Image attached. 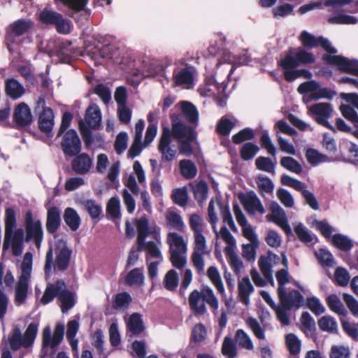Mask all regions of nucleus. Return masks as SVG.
Instances as JSON below:
<instances>
[{"instance_id":"58","label":"nucleus","mask_w":358,"mask_h":358,"mask_svg":"<svg viewBox=\"0 0 358 358\" xmlns=\"http://www.w3.org/2000/svg\"><path fill=\"white\" fill-rule=\"evenodd\" d=\"M334 245L344 251L350 250L352 247V243L350 239L347 236L341 234H335L332 237Z\"/></svg>"},{"instance_id":"18","label":"nucleus","mask_w":358,"mask_h":358,"mask_svg":"<svg viewBox=\"0 0 358 358\" xmlns=\"http://www.w3.org/2000/svg\"><path fill=\"white\" fill-rule=\"evenodd\" d=\"M195 69L194 67L187 66L185 68L175 70L173 75V83L176 86L190 89L193 85Z\"/></svg>"},{"instance_id":"37","label":"nucleus","mask_w":358,"mask_h":358,"mask_svg":"<svg viewBox=\"0 0 358 358\" xmlns=\"http://www.w3.org/2000/svg\"><path fill=\"white\" fill-rule=\"evenodd\" d=\"M125 282L129 286H142L144 283V275L143 270L136 268L130 271L125 278Z\"/></svg>"},{"instance_id":"63","label":"nucleus","mask_w":358,"mask_h":358,"mask_svg":"<svg viewBox=\"0 0 358 358\" xmlns=\"http://www.w3.org/2000/svg\"><path fill=\"white\" fill-rule=\"evenodd\" d=\"M320 328L326 331L334 332L337 329L336 320L330 316H323L318 322Z\"/></svg>"},{"instance_id":"33","label":"nucleus","mask_w":358,"mask_h":358,"mask_svg":"<svg viewBox=\"0 0 358 358\" xmlns=\"http://www.w3.org/2000/svg\"><path fill=\"white\" fill-rule=\"evenodd\" d=\"M185 119L192 124H196L198 122L199 113L196 108L190 102L180 101L178 103Z\"/></svg>"},{"instance_id":"17","label":"nucleus","mask_w":358,"mask_h":358,"mask_svg":"<svg viewBox=\"0 0 358 358\" xmlns=\"http://www.w3.org/2000/svg\"><path fill=\"white\" fill-rule=\"evenodd\" d=\"M292 50L284 59V64L286 67H297L301 64H312L315 62V57L310 52L303 49H299L294 55H292Z\"/></svg>"},{"instance_id":"22","label":"nucleus","mask_w":358,"mask_h":358,"mask_svg":"<svg viewBox=\"0 0 358 358\" xmlns=\"http://www.w3.org/2000/svg\"><path fill=\"white\" fill-rule=\"evenodd\" d=\"M171 132L169 129L165 128L163 130L159 145V150L162 155V159L164 161H171L174 159L176 150L170 146Z\"/></svg>"},{"instance_id":"59","label":"nucleus","mask_w":358,"mask_h":358,"mask_svg":"<svg viewBox=\"0 0 358 358\" xmlns=\"http://www.w3.org/2000/svg\"><path fill=\"white\" fill-rule=\"evenodd\" d=\"M59 296V290L57 289V282L55 285L48 284L45 288L44 294L41 299L43 304L45 305L53 300L56 296Z\"/></svg>"},{"instance_id":"46","label":"nucleus","mask_w":358,"mask_h":358,"mask_svg":"<svg viewBox=\"0 0 358 358\" xmlns=\"http://www.w3.org/2000/svg\"><path fill=\"white\" fill-rule=\"evenodd\" d=\"M280 165L296 174H300L303 171V167L300 163L292 157H282L280 159Z\"/></svg>"},{"instance_id":"15","label":"nucleus","mask_w":358,"mask_h":358,"mask_svg":"<svg viewBox=\"0 0 358 358\" xmlns=\"http://www.w3.org/2000/svg\"><path fill=\"white\" fill-rule=\"evenodd\" d=\"M271 213L266 215L268 220L275 222L287 234H290L292 229L288 224L287 217L285 210L280 206L275 201H272L269 205Z\"/></svg>"},{"instance_id":"45","label":"nucleus","mask_w":358,"mask_h":358,"mask_svg":"<svg viewBox=\"0 0 358 358\" xmlns=\"http://www.w3.org/2000/svg\"><path fill=\"white\" fill-rule=\"evenodd\" d=\"M180 169L181 174L187 179L194 178L197 173V169L194 164L188 159H183L180 162Z\"/></svg>"},{"instance_id":"52","label":"nucleus","mask_w":358,"mask_h":358,"mask_svg":"<svg viewBox=\"0 0 358 358\" xmlns=\"http://www.w3.org/2000/svg\"><path fill=\"white\" fill-rule=\"evenodd\" d=\"M255 165L259 170L267 173H273L275 167V163L266 157H257L255 160Z\"/></svg>"},{"instance_id":"62","label":"nucleus","mask_w":358,"mask_h":358,"mask_svg":"<svg viewBox=\"0 0 358 358\" xmlns=\"http://www.w3.org/2000/svg\"><path fill=\"white\" fill-rule=\"evenodd\" d=\"M259 150V149L257 145L252 143H247L244 144L241 148V157L245 160H250L255 157Z\"/></svg>"},{"instance_id":"16","label":"nucleus","mask_w":358,"mask_h":358,"mask_svg":"<svg viewBox=\"0 0 358 358\" xmlns=\"http://www.w3.org/2000/svg\"><path fill=\"white\" fill-rule=\"evenodd\" d=\"M280 262V257L271 252H268L267 257L262 256L258 260V264L261 272L262 273L265 279L270 282L272 285H274L272 268L274 265L278 264Z\"/></svg>"},{"instance_id":"3","label":"nucleus","mask_w":358,"mask_h":358,"mask_svg":"<svg viewBox=\"0 0 358 358\" xmlns=\"http://www.w3.org/2000/svg\"><path fill=\"white\" fill-rule=\"evenodd\" d=\"M71 251L66 245L64 238H55L54 247H51L46 253L44 270L46 274L52 268L65 271L69 264Z\"/></svg>"},{"instance_id":"25","label":"nucleus","mask_w":358,"mask_h":358,"mask_svg":"<svg viewBox=\"0 0 358 358\" xmlns=\"http://www.w3.org/2000/svg\"><path fill=\"white\" fill-rule=\"evenodd\" d=\"M14 120L22 127L27 126L32 122L33 117L29 107L24 103H20L15 109Z\"/></svg>"},{"instance_id":"27","label":"nucleus","mask_w":358,"mask_h":358,"mask_svg":"<svg viewBox=\"0 0 358 358\" xmlns=\"http://www.w3.org/2000/svg\"><path fill=\"white\" fill-rule=\"evenodd\" d=\"M189 304L191 310L199 315H204L207 308L201 292L193 290L189 296Z\"/></svg>"},{"instance_id":"7","label":"nucleus","mask_w":358,"mask_h":358,"mask_svg":"<svg viewBox=\"0 0 358 358\" xmlns=\"http://www.w3.org/2000/svg\"><path fill=\"white\" fill-rule=\"evenodd\" d=\"M37 332L38 325L35 323L29 324L24 334H22L20 329H15L9 338L11 349L15 351L21 347L29 348L31 346L36 337Z\"/></svg>"},{"instance_id":"6","label":"nucleus","mask_w":358,"mask_h":358,"mask_svg":"<svg viewBox=\"0 0 358 358\" xmlns=\"http://www.w3.org/2000/svg\"><path fill=\"white\" fill-rule=\"evenodd\" d=\"M64 334V325L58 323L56 324L53 334H51V329L45 327L42 333L43 348L41 352V358H53L57 351V346L63 340Z\"/></svg>"},{"instance_id":"61","label":"nucleus","mask_w":358,"mask_h":358,"mask_svg":"<svg viewBox=\"0 0 358 358\" xmlns=\"http://www.w3.org/2000/svg\"><path fill=\"white\" fill-rule=\"evenodd\" d=\"M203 219L198 214H193L189 217V227L193 231V234H201L203 231Z\"/></svg>"},{"instance_id":"51","label":"nucleus","mask_w":358,"mask_h":358,"mask_svg":"<svg viewBox=\"0 0 358 358\" xmlns=\"http://www.w3.org/2000/svg\"><path fill=\"white\" fill-rule=\"evenodd\" d=\"M259 243H248L242 245V256L248 262H254Z\"/></svg>"},{"instance_id":"2","label":"nucleus","mask_w":358,"mask_h":358,"mask_svg":"<svg viewBox=\"0 0 358 358\" xmlns=\"http://www.w3.org/2000/svg\"><path fill=\"white\" fill-rule=\"evenodd\" d=\"M16 228L15 213L13 208H8L5 212V230L3 251L10 247L14 256L22 255L24 249V232L21 228Z\"/></svg>"},{"instance_id":"11","label":"nucleus","mask_w":358,"mask_h":358,"mask_svg":"<svg viewBox=\"0 0 358 358\" xmlns=\"http://www.w3.org/2000/svg\"><path fill=\"white\" fill-rule=\"evenodd\" d=\"M281 182L284 185L291 187L295 190L300 192L306 203L308 204L311 208L315 210L319 209L318 202L313 193L306 189V186L303 182L285 174L281 176Z\"/></svg>"},{"instance_id":"36","label":"nucleus","mask_w":358,"mask_h":358,"mask_svg":"<svg viewBox=\"0 0 358 358\" xmlns=\"http://www.w3.org/2000/svg\"><path fill=\"white\" fill-rule=\"evenodd\" d=\"M64 220L69 228L75 231L80 225V218L77 212L72 208H67L64 210Z\"/></svg>"},{"instance_id":"41","label":"nucleus","mask_w":358,"mask_h":358,"mask_svg":"<svg viewBox=\"0 0 358 358\" xmlns=\"http://www.w3.org/2000/svg\"><path fill=\"white\" fill-rule=\"evenodd\" d=\"M79 329V323L78 321L73 320H71L67 324L66 338L73 350L77 348L78 340L76 338V334Z\"/></svg>"},{"instance_id":"30","label":"nucleus","mask_w":358,"mask_h":358,"mask_svg":"<svg viewBox=\"0 0 358 358\" xmlns=\"http://www.w3.org/2000/svg\"><path fill=\"white\" fill-rule=\"evenodd\" d=\"M61 224V211L55 206L48 209L46 219V229L50 234H54Z\"/></svg>"},{"instance_id":"23","label":"nucleus","mask_w":358,"mask_h":358,"mask_svg":"<svg viewBox=\"0 0 358 358\" xmlns=\"http://www.w3.org/2000/svg\"><path fill=\"white\" fill-rule=\"evenodd\" d=\"M71 167L73 171L79 175L87 173L92 168V159L86 153H79L74 156Z\"/></svg>"},{"instance_id":"26","label":"nucleus","mask_w":358,"mask_h":358,"mask_svg":"<svg viewBox=\"0 0 358 358\" xmlns=\"http://www.w3.org/2000/svg\"><path fill=\"white\" fill-rule=\"evenodd\" d=\"M137 228V245H139L140 248L145 244V241L149 235H152L154 238V234L157 233L156 231H152L149 227V222L147 217H141L136 221Z\"/></svg>"},{"instance_id":"9","label":"nucleus","mask_w":358,"mask_h":358,"mask_svg":"<svg viewBox=\"0 0 358 358\" xmlns=\"http://www.w3.org/2000/svg\"><path fill=\"white\" fill-rule=\"evenodd\" d=\"M297 90L300 94L308 93L310 100H319L321 99L331 100L336 94L335 91L330 88L322 87L319 83L315 80L301 83Z\"/></svg>"},{"instance_id":"8","label":"nucleus","mask_w":358,"mask_h":358,"mask_svg":"<svg viewBox=\"0 0 358 358\" xmlns=\"http://www.w3.org/2000/svg\"><path fill=\"white\" fill-rule=\"evenodd\" d=\"M333 113L334 108L332 105L327 102L314 103L308 108V114L317 124L325 127L333 132H336V128L328 121L332 116Z\"/></svg>"},{"instance_id":"1","label":"nucleus","mask_w":358,"mask_h":358,"mask_svg":"<svg viewBox=\"0 0 358 358\" xmlns=\"http://www.w3.org/2000/svg\"><path fill=\"white\" fill-rule=\"evenodd\" d=\"M300 38L303 45L307 48H315L320 45L329 53L322 57L327 63L338 66L342 71L358 76V60H350L340 55H335L337 50L331 45L328 40L323 37L317 38L307 31H303Z\"/></svg>"},{"instance_id":"24","label":"nucleus","mask_w":358,"mask_h":358,"mask_svg":"<svg viewBox=\"0 0 358 358\" xmlns=\"http://www.w3.org/2000/svg\"><path fill=\"white\" fill-rule=\"evenodd\" d=\"M172 131L173 137L178 141H194L195 138L193 129L181 122H173Z\"/></svg>"},{"instance_id":"44","label":"nucleus","mask_w":358,"mask_h":358,"mask_svg":"<svg viewBox=\"0 0 358 358\" xmlns=\"http://www.w3.org/2000/svg\"><path fill=\"white\" fill-rule=\"evenodd\" d=\"M327 304L329 308L340 315H345L347 310L338 296L331 294L327 297Z\"/></svg>"},{"instance_id":"38","label":"nucleus","mask_w":358,"mask_h":358,"mask_svg":"<svg viewBox=\"0 0 358 358\" xmlns=\"http://www.w3.org/2000/svg\"><path fill=\"white\" fill-rule=\"evenodd\" d=\"M280 66L285 69L284 76L286 80L292 82L300 76H305L310 78L312 75L311 73L306 70H294L295 67H286L284 64V59L280 62Z\"/></svg>"},{"instance_id":"29","label":"nucleus","mask_w":358,"mask_h":358,"mask_svg":"<svg viewBox=\"0 0 358 358\" xmlns=\"http://www.w3.org/2000/svg\"><path fill=\"white\" fill-rule=\"evenodd\" d=\"M255 289L248 277L243 278L238 284V298L243 304L248 306L250 303V296Z\"/></svg>"},{"instance_id":"13","label":"nucleus","mask_w":358,"mask_h":358,"mask_svg":"<svg viewBox=\"0 0 358 358\" xmlns=\"http://www.w3.org/2000/svg\"><path fill=\"white\" fill-rule=\"evenodd\" d=\"M61 148L64 154L69 157H74L79 154L82 149L81 141L73 129H70L62 135Z\"/></svg>"},{"instance_id":"48","label":"nucleus","mask_w":358,"mask_h":358,"mask_svg":"<svg viewBox=\"0 0 358 358\" xmlns=\"http://www.w3.org/2000/svg\"><path fill=\"white\" fill-rule=\"evenodd\" d=\"M256 183L261 194H270L273 192L274 185L273 182L267 176L260 175L256 178Z\"/></svg>"},{"instance_id":"20","label":"nucleus","mask_w":358,"mask_h":358,"mask_svg":"<svg viewBox=\"0 0 358 358\" xmlns=\"http://www.w3.org/2000/svg\"><path fill=\"white\" fill-rule=\"evenodd\" d=\"M154 241H146L145 244L142 245L141 249L139 245H138V251H145L147 253L146 259L148 262L150 258H155L159 260L162 259V255L160 250L161 239L159 233L154 234Z\"/></svg>"},{"instance_id":"47","label":"nucleus","mask_w":358,"mask_h":358,"mask_svg":"<svg viewBox=\"0 0 358 358\" xmlns=\"http://www.w3.org/2000/svg\"><path fill=\"white\" fill-rule=\"evenodd\" d=\"M200 292L205 303H207L213 310H217L219 308V302L213 290L209 287H204Z\"/></svg>"},{"instance_id":"5","label":"nucleus","mask_w":358,"mask_h":358,"mask_svg":"<svg viewBox=\"0 0 358 358\" xmlns=\"http://www.w3.org/2000/svg\"><path fill=\"white\" fill-rule=\"evenodd\" d=\"M169 246L170 260L173 266L182 269L187 264V243L182 236L169 232L166 237Z\"/></svg>"},{"instance_id":"35","label":"nucleus","mask_w":358,"mask_h":358,"mask_svg":"<svg viewBox=\"0 0 358 358\" xmlns=\"http://www.w3.org/2000/svg\"><path fill=\"white\" fill-rule=\"evenodd\" d=\"M38 20L40 22H68L63 18V15L48 8H43L38 14Z\"/></svg>"},{"instance_id":"53","label":"nucleus","mask_w":358,"mask_h":358,"mask_svg":"<svg viewBox=\"0 0 358 358\" xmlns=\"http://www.w3.org/2000/svg\"><path fill=\"white\" fill-rule=\"evenodd\" d=\"M168 224L173 229L182 231L185 227L181 216L174 211L168 212L166 216Z\"/></svg>"},{"instance_id":"14","label":"nucleus","mask_w":358,"mask_h":358,"mask_svg":"<svg viewBox=\"0 0 358 358\" xmlns=\"http://www.w3.org/2000/svg\"><path fill=\"white\" fill-rule=\"evenodd\" d=\"M25 229L27 231V238L34 240L37 248L41 247L43 240V229L41 221H34L32 214L30 212L27 213L25 216Z\"/></svg>"},{"instance_id":"34","label":"nucleus","mask_w":358,"mask_h":358,"mask_svg":"<svg viewBox=\"0 0 358 358\" xmlns=\"http://www.w3.org/2000/svg\"><path fill=\"white\" fill-rule=\"evenodd\" d=\"M85 120L87 125L95 129L100 125L101 121V110L97 106H91L86 111Z\"/></svg>"},{"instance_id":"50","label":"nucleus","mask_w":358,"mask_h":358,"mask_svg":"<svg viewBox=\"0 0 358 358\" xmlns=\"http://www.w3.org/2000/svg\"><path fill=\"white\" fill-rule=\"evenodd\" d=\"M225 255L234 273L239 274L243 268V263L236 250L225 253Z\"/></svg>"},{"instance_id":"39","label":"nucleus","mask_w":358,"mask_h":358,"mask_svg":"<svg viewBox=\"0 0 358 358\" xmlns=\"http://www.w3.org/2000/svg\"><path fill=\"white\" fill-rule=\"evenodd\" d=\"M235 341L242 348L252 350L254 348L252 341L248 333L243 329H238L235 334Z\"/></svg>"},{"instance_id":"19","label":"nucleus","mask_w":358,"mask_h":358,"mask_svg":"<svg viewBox=\"0 0 358 358\" xmlns=\"http://www.w3.org/2000/svg\"><path fill=\"white\" fill-rule=\"evenodd\" d=\"M278 294L282 306L287 310L293 307L299 308L303 303V298L297 290H292L287 294L285 289L282 292H278Z\"/></svg>"},{"instance_id":"42","label":"nucleus","mask_w":358,"mask_h":358,"mask_svg":"<svg viewBox=\"0 0 358 358\" xmlns=\"http://www.w3.org/2000/svg\"><path fill=\"white\" fill-rule=\"evenodd\" d=\"M164 286L169 291H174L179 285V275L178 273L171 269L169 271L164 278Z\"/></svg>"},{"instance_id":"64","label":"nucleus","mask_w":358,"mask_h":358,"mask_svg":"<svg viewBox=\"0 0 358 358\" xmlns=\"http://www.w3.org/2000/svg\"><path fill=\"white\" fill-rule=\"evenodd\" d=\"M131 301V296L127 292H122L115 296L113 307L115 309H124L129 306Z\"/></svg>"},{"instance_id":"21","label":"nucleus","mask_w":358,"mask_h":358,"mask_svg":"<svg viewBox=\"0 0 358 358\" xmlns=\"http://www.w3.org/2000/svg\"><path fill=\"white\" fill-rule=\"evenodd\" d=\"M57 289L59 290L58 299L61 303L62 313L67 312L75 305V298L72 292L66 289V285L62 280L57 281Z\"/></svg>"},{"instance_id":"10","label":"nucleus","mask_w":358,"mask_h":358,"mask_svg":"<svg viewBox=\"0 0 358 358\" xmlns=\"http://www.w3.org/2000/svg\"><path fill=\"white\" fill-rule=\"evenodd\" d=\"M208 253L206 239L203 234L194 235L193 252L191 259L194 266L199 273L204 271L205 262L203 257Z\"/></svg>"},{"instance_id":"60","label":"nucleus","mask_w":358,"mask_h":358,"mask_svg":"<svg viewBox=\"0 0 358 358\" xmlns=\"http://www.w3.org/2000/svg\"><path fill=\"white\" fill-rule=\"evenodd\" d=\"M225 37L222 35H217L215 39H212L209 47V52L211 55H216L222 52L224 48Z\"/></svg>"},{"instance_id":"32","label":"nucleus","mask_w":358,"mask_h":358,"mask_svg":"<svg viewBox=\"0 0 358 358\" xmlns=\"http://www.w3.org/2000/svg\"><path fill=\"white\" fill-rule=\"evenodd\" d=\"M5 90L7 95L13 99L21 97L25 92L23 85L13 78L6 80Z\"/></svg>"},{"instance_id":"55","label":"nucleus","mask_w":358,"mask_h":358,"mask_svg":"<svg viewBox=\"0 0 358 358\" xmlns=\"http://www.w3.org/2000/svg\"><path fill=\"white\" fill-rule=\"evenodd\" d=\"M246 324L251 329L254 335L259 340H264L266 336L264 330L259 322L253 317H248L246 320Z\"/></svg>"},{"instance_id":"56","label":"nucleus","mask_w":358,"mask_h":358,"mask_svg":"<svg viewBox=\"0 0 358 358\" xmlns=\"http://www.w3.org/2000/svg\"><path fill=\"white\" fill-rule=\"evenodd\" d=\"M236 122L230 120L227 117H222L217 125V132L222 136L228 135L236 125Z\"/></svg>"},{"instance_id":"12","label":"nucleus","mask_w":358,"mask_h":358,"mask_svg":"<svg viewBox=\"0 0 358 358\" xmlns=\"http://www.w3.org/2000/svg\"><path fill=\"white\" fill-rule=\"evenodd\" d=\"M45 103L44 98L40 97L36 103V108H42V111L38 115V124L42 132L50 136L55 124V116L52 110L50 107L45 106Z\"/></svg>"},{"instance_id":"31","label":"nucleus","mask_w":358,"mask_h":358,"mask_svg":"<svg viewBox=\"0 0 358 358\" xmlns=\"http://www.w3.org/2000/svg\"><path fill=\"white\" fill-rule=\"evenodd\" d=\"M214 233L217 238H220L225 243L226 246L224 248V253L236 250V241L226 227H222L220 231L216 229V231H214Z\"/></svg>"},{"instance_id":"28","label":"nucleus","mask_w":358,"mask_h":358,"mask_svg":"<svg viewBox=\"0 0 358 358\" xmlns=\"http://www.w3.org/2000/svg\"><path fill=\"white\" fill-rule=\"evenodd\" d=\"M245 210L248 213L254 215L257 212L263 214L265 212L259 199L252 192H249L243 200Z\"/></svg>"},{"instance_id":"49","label":"nucleus","mask_w":358,"mask_h":358,"mask_svg":"<svg viewBox=\"0 0 358 358\" xmlns=\"http://www.w3.org/2000/svg\"><path fill=\"white\" fill-rule=\"evenodd\" d=\"M340 110L343 116L351 122L356 129H358V113L355 109L348 104H343L340 106Z\"/></svg>"},{"instance_id":"57","label":"nucleus","mask_w":358,"mask_h":358,"mask_svg":"<svg viewBox=\"0 0 358 358\" xmlns=\"http://www.w3.org/2000/svg\"><path fill=\"white\" fill-rule=\"evenodd\" d=\"M286 345L292 355H297L301 350V341L298 337L293 334H289L285 338Z\"/></svg>"},{"instance_id":"40","label":"nucleus","mask_w":358,"mask_h":358,"mask_svg":"<svg viewBox=\"0 0 358 358\" xmlns=\"http://www.w3.org/2000/svg\"><path fill=\"white\" fill-rule=\"evenodd\" d=\"M207 275L217 291L224 294V287L219 271L215 266H210L207 271Z\"/></svg>"},{"instance_id":"43","label":"nucleus","mask_w":358,"mask_h":358,"mask_svg":"<svg viewBox=\"0 0 358 358\" xmlns=\"http://www.w3.org/2000/svg\"><path fill=\"white\" fill-rule=\"evenodd\" d=\"M127 328L133 334H139L144 330L141 315L137 313L132 314L127 322Z\"/></svg>"},{"instance_id":"54","label":"nucleus","mask_w":358,"mask_h":358,"mask_svg":"<svg viewBox=\"0 0 358 358\" xmlns=\"http://www.w3.org/2000/svg\"><path fill=\"white\" fill-rule=\"evenodd\" d=\"M222 352L227 358H234L236 355V347L231 337L226 336L224 338Z\"/></svg>"},{"instance_id":"4","label":"nucleus","mask_w":358,"mask_h":358,"mask_svg":"<svg viewBox=\"0 0 358 358\" xmlns=\"http://www.w3.org/2000/svg\"><path fill=\"white\" fill-rule=\"evenodd\" d=\"M32 263V253L26 252L20 265V276L15 290V301L18 306L22 304L27 296L29 282L31 277Z\"/></svg>"}]
</instances>
